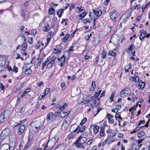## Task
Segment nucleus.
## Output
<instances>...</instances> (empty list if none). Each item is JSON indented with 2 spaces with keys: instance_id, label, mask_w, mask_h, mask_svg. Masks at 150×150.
I'll return each mask as SVG.
<instances>
[{
  "instance_id": "nucleus-1",
  "label": "nucleus",
  "mask_w": 150,
  "mask_h": 150,
  "mask_svg": "<svg viewBox=\"0 0 150 150\" xmlns=\"http://www.w3.org/2000/svg\"><path fill=\"white\" fill-rule=\"evenodd\" d=\"M31 125L33 126V128H35L36 130L38 131L41 129V127L43 126V123L41 120L39 119V120L35 121L32 122Z\"/></svg>"
},
{
  "instance_id": "nucleus-2",
  "label": "nucleus",
  "mask_w": 150,
  "mask_h": 150,
  "mask_svg": "<svg viewBox=\"0 0 150 150\" xmlns=\"http://www.w3.org/2000/svg\"><path fill=\"white\" fill-rule=\"evenodd\" d=\"M139 33L140 34L139 38L140 40L142 41L146 38V35L147 34V32L144 30V29L140 30Z\"/></svg>"
},
{
  "instance_id": "nucleus-3",
  "label": "nucleus",
  "mask_w": 150,
  "mask_h": 150,
  "mask_svg": "<svg viewBox=\"0 0 150 150\" xmlns=\"http://www.w3.org/2000/svg\"><path fill=\"white\" fill-rule=\"evenodd\" d=\"M110 18L113 21H116V18L117 17V13L115 10H113L110 13Z\"/></svg>"
},
{
  "instance_id": "nucleus-4",
  "label": "nucleus",
  "mask_w": 150,
  "mask_h": 150,
  "mask_svg": "<svg viewBox=\"0 0 150 150\" xmlns=\"http://www.w3.org/2000/svg\"><path fill=\"white\" fill-rule=\"evenodd\" d=\"M85 127L84 126H78L74 130L73 132H76L77 134L79 132L81 133L84 130Z\"/></svg>"
},
{
  "instance_id": "nucleus-5",
  "label": "nucleus",
  "mask_w": 150,
  "mask_h": 150,
  "mask_svg": "<svg viewBox=\"0 0 150 150\" xmlns=\"http://www.w3.org/2000/svg\"><path fill=\"white\" fill-rule=\"evenodd\" d=\"M13 147L11 146L8 144H3L1 148V150H13Z\"/></svg>"
},
{
  "instance_id": "nucleus-6",
  "label": "nucleus",
  "mask_w": 150,
  "mask_h": 150,
  "mask_svg": "<svg viewBox=\"0 0 150 150\" xmlns=\"http://www.w3.org/2000/svg\"><path fill=\"white\" fill-rule=\"evenodd\" d=\"M59 140L58 137L56 136L52 138V139L49 140V143L51 144L52 143V145H55V144L58 142Z\"/></svg>"
},
{
  "instance_id": "nucleus-7",
  "label": "nucleus",
  "mask_w": 150,
  "mask_h": 150,
  "mask_svg": "<svg viewBox=\"0 0 150 150\" xmlns=\"http://www.w3.org/2000/svg\"><path fill=\"white\" fill-rule=\"evenodd\" d=\"M18 134L19 135L22 134L24 132V131L25 128V125L23 124L18 127Z\"/></svg>"
},
{
  "instance_id": "nucleus-8",
  "label": "nucleus",
  "mask_w": 150,
  "mask_h": 150,
  "mask_svg": "<svg viewBox=\"0 0 150 150\" xmlns=\"http://www.w3.org/2000/svg\"><path fill=\"white\" fill-rule=\"evenodd\" d=\"M23 72H25L26 74H31L32 73V70L30 69V67L29 68H27V67H23L22 69Z\"/></svg>"
},
{
  "instance_id": "nucleus-9",
  "label": "nucleus",
  "mask_w": 150,
  "mask_h": 150,
  "mask_svg": "<svg viewBox=\"0 0 150 150\" xmlns=\"http://www.w3.org/2000/svg\"><path fill=\"white\" fill-rule=\"evenodd\" d=\"M55 59V57H52L51 59V61L49 62L47 66L48 69L52 67L53 65Z\"/></svg>"
},
{
  "instance_id": "nucleus-10",
  "label": "nucleus",
  "mask_w": 150,
  "mask_h": 150,
  "mask_svg": "<svg viewBox=\"0 0 150 150\" xmlns=\"http://www.w3.org/2000/svg\"><path fill=\"white\" fill-rule=\"evenodd\" d=\"M77 143L80 142L83 144L85 143L86 141V139L85 137H82V136H80L77 139Z\"/></svg>"
},
{
  "instance_id": "nucleus-11",
  "label": "nucleus",
  "mask_w": 150,
  "mask_h": 150,
  "mask_svg": "<svg viewBox=\"0 0 150 150\" xmlns=\"http://www.w3.org/2000/svg\"><path fill=\"white\" fill-rule=\"evenodd\" d=\"M62 50L61 46L59 45L58 46L56 47L55 48H54V52L55 54H58Z\"/></svg>"
},
{
  "instance_id": "nucleus-12",
  "label": "nucleus",
  "mask_w": 150,
  "mask_h": 150,
  "mask_svg": "<svg viewBox=\"0 0 150 150\" xmlns=\"http://www.w3.org/2000/svg\"><path fill=\"white\" fill-rule=\"evenodd\" d=\"M54 115V113L53 112H50L47 115L46 118L47 121L52 120L53 118Z\"/></svg>"
},
{
  "instance_id": "nucleus-13",
  "label": "nucleus",
  "mask_w": 150,
  "mask_h": 150,
  "mask_svg": "<svg viewBox=\"0 0 150 150\" xmlns=\"http://www.w3.org/2000/svg\"><path fill=\"white\" fill-rule=\"evenodd\" d=\"M72 119L70 117V116H67L66 117L64 121V123H65L69 124L72 121Z\"/></svg>"
},
{
  "instance_id": "nucleus-14",
  "label": "nucleus",
  "mask_w": 150,
  "mask_h": 150,
  "mask_svg": "<svg viewBox=\"0 0 150 150\" xmlns=\"http://www.w3.org/2000/svg\"><path fill=\"white\" fill-rule=\"evenodd\" d=\"M50 28V26L48 23L45 24L44 27L42 28V30L44 32H47Z\"/></svg>"
},
{
  "instance_id": "nucleus-15",
  "label": "nucleus",
  "mask_w": 150,
  "mask_h": 150,
  "mask_svg": "<svg viewBox=\"0 0 150 150\" xmlns=\"http://www.w3.org/2000/svg\"><path fill=\"white\" fill-rule=\"evenodd\" d=\"M93 12L94 13V15L97 17H100L102 14V12L101 11H96L95 9L93 10Z\"/></svg>"
},
{
  "instance_id": "nucleus-16",
  "label": "nucleus",
  "mask_w": 150,
  "mask_h": 150,
  "mask_svg": "<svg viewBox=\"0 0 150 150\" xmlns=\"http://www.w3.org/2000/svg\"><path fill=\"white\" fill-rule=\"evenodd\" d=\"M5 112H3L0 115V124L5 121Z\"/></svg>"
},
{
  "instance_id": "nucleus-17",
  "label": "nucleus",
  "mask_w": 150,
  "mask_h": 150,
  "mask_svg": "<svg viewBox=\"0 0 150 150\" xmlns=\"http://www.w3.org/2000/svg\"><path fill=\"white\" fill-rule=\"evenodd\" d=\"M65 146L64 144H62L58 146L55 150H64Z\"/></svg>"
},
{
  "instance_id": "nucleus-18",
  "label": "nucleus",
  "mask_w": 150,
  "mask_h": 150,
  "mask_svg": "<svg viewBox=\"0 0 150 150\" xmlns=\"http://www.w3.org/2000/svg\"><path fill=\"white\" fill-rule=\"evenodd\" d=\"M99 127L97 125H94L93 127V133L94 134H96L98 132Z\"/></svg>"
},
{
  "instance_id": "nucleus-19",
  "label": "nucleus",
  "mask_w": 150,
  "mask_h": 150,
  "mask_svg": "<svg viewBox=\"0 0 150 150\" xmlns=\"http://www.w3.org/2000/svg\"><path fill=\"white\" fill-rule=\"evenodd\" d=\"M50 57H48L44 61V62L42 64V67L41 68V69L42 70H43L45 66L46 63L49 61V60L50 59Z\"/></svg>"
},
{
  "instance_id": "nucleus-20",
  "label": "nucleus",
  "mask_w": 150,
  "mask_h": 150,
  "mask_svg": "<svg viewBox=\"0 0 150 150\" xmlns=\"http://www.w3.org/2000/svg\"><path fill=\"white\" fill-rule=\"evenodd\" d=\"M87 12H85L80 14L79 16L80 18L78 19V21H79L80 20H81L82 18H84L87 14Z\"/></svg>"
},
{
  "instance_id": "nucleus-21",
  "label": "nucleus",
  "mask_w": 150,
  "mask_h": 150,
  "mask_svg": "<svg viewBox=\"0 0 150 150\" xmlns=\"http://www.w3.org/2000/svg\"><path fill=\"white\" fill-rule=\"evenodd\" d=\"M96 83L94 81L92 82L91 88L90 89V91H93L95 90L96 87Z\"/></svg>"
},
{
  "instance_id": "nucleus-22",
  "label": "nucleus",
  "mask_w": 150,
  "mask_h": 150,
  "mask_svg": "<svg viewBox=\"0 0 150 150\" xmlns=\"http://www.w3.org/2000/svg\"><path fill=\"white\" fill-rule=\"evenodd\" d=\"M145 86V83L144 82L140 81L139 83L138 86L139 87V88L142 89L144 88Z\"/></svg>"
},
{
  "instance_id": "nucleus-23",
  "label": "nucleus",
  "mask_w": 150,
  "mask_h": 150,
  "mask_svg": "<svg viewBox=\"0 0 150 150\" xmlns=\"http://www.w3.org/2000/svg\"><path fill=\"white\" fill-rule=\"evenodd\" d=\"M100 137H102L103 136L104 134V127L101 126L100 127Z\"/></svg>"
},
{
  "instance_id": "nucleus-24",
  "label": "nucleus",
  "mask_w": 150,
  "mask_h": 150,
  "mask_svg": "<svg viewBox=\"0 0 150 150\" xmlns=\"http://www.w3.org/2000/svg\"><path fill=\"white\" fill-rule=\"evenodd\" d=\"M75 144H76V146L79 148H83L84 149L85 147H83L82 144L80 142L77 143V140Z\"/></svg>"
},
{
  "instance_id": "nucleus-25",
  "label": "nucleus",
  "mask_w": 150,
  "mask_h": 150,
  "mask_svg": "<svg viewBox=\"0 0 150 150\" xmlns=\"http://www.w3.org/2000/svg\"><path fill=\"white\" fill-rule=\"evenodd\" d=\"M64 9H60L57 11V15L58 16V17L60 18L61 17L62 14L63 13Z\"/></svg>"
},
{
  "instance_id": "nucleus-26",
  "label": "nucleus",
  "mask_w": 150,
  "mask_h": 150,
  "mask_svg": "<svg viewBox=\"0 0 150 150\" xmlns=\"http://www.w3.org/2000/svg\"><path fill=\"white\" fill-rule=\"evenodd\" d=\"M116 91H114L112 93L111 96L110 98L109 102L111 103L113 101V98L114 97L115 94V93Z\"/></svg>"
},
{
  "instance_id": "nucleus-27",
  "label": "nucleus",
  "mask_w": 150,
  "mask_h": 150,
  "mask_svg": "<svg viewBox=\"0 0 150 150\" xmlns=\"http://www.w3.org/2000/svg\"><path fill=\"white\" fill-rule=\"evenodd\" d=\"M66 56L64 55H63L60 58H57L58 61H60L63 62H64L65 61Z\"/></svg>"
},
{
  "instance_id": "nucleus-28",
  "label": "nucleus",
  "mask_w": 150,
  "mask_h": 150,
  "mask_svg": "<svg viewBox=\"0 0 150 150\" xmlns=\"http://www.w3.org/2000/svg\"><path fill=\"white\" fill-rule=\"evenodd\" d=\"M132 79V81L135 82H137L139 81V79L138 76H135L131 78Z\"/></svg>"
},
{
  "instance_id": "nucleus-29",
  "label": "nucleus",
  "mask_w": 150,
  "mask_h": 150,
  "mask_svg": "<svg viewBox=\"0 0 150 150\" xmlns=\"http://www.w3.org/2000/svg\"><path fill=\"white\" fill-rule=\"evenodd\" d=\"M145 135V132L143 131H141L139 132L137 134V137L138 138H140L144 136Z\"/></svg>"
},
{
  "instance_id": "nucleus-30",
  "label": "nucleus",
  "mask_w": 150,
  "mask_h": 150,
  "mask_svg": "<svg viewBox=\"0 0 150 150\" xmlns=\"http://www.w3.org/2000/svg\"><path fill=\"white\" fill-rule=\"evenodd\" d=\"M6 62V61L3 60V58L0 59V67H3L5 64Z\"/></svg>"
},
{
  "instance_id": "nucleus-31",
  "label": "nucleus",
  "mask_w": 150,
  "mask_h": 150,
  "mask_svg": "<svg viewBox=\"0 0 150 150\" xmlns=\"http://www.w3.org/2000/svg\"><path fill=\"white\" fill-rule=\"evenodd\" d=\"M108 55L115 57L116 56V53L113 51L110 50L109 52Z\"/></svg>"
},
{
  "instance_id": "nucleus-32",
  "label": "nucleus",
  "mask_w": 150,
  "mask_h": 150,
  "mask_svg": "<svg viewBox=\"0 0 150 150\" xmlns=\"http://www.w3.org/2000/svg\"><path fill=\"white\" fill-rule=\"evenodd\" d=\"M30 89L29 88L27 89L22 93L21 96V97L22 98L23 96H25L26 94L30 92Z\"/></svg>"
},
{
  "instance_id": "nucleus-33",
  "label": "nucleus",
  "mask_w": 150,
  "mask_h": 150,
  "mask_svg": "<svg viewBox=\"0 0 150 150\" xmlns=\"http://www.w3.org/2000/svg\"><path fill=\"white\" fill-rule=\"evenodd\" d=\"M135 45L134 44H132L128 48V50H129L130 52H131L134 49V48H135Z\"/></svg>"
},
{
  "instance_id": "nucleus-34",
  "label": "nucleus",
  "mask_w": 150,
  "mask_h": 150,
  "mask_svg": "<svg viewBox=\"0 0 150 150\" xmlns=\"http://www.w3.org/2000/svg\"><path fill=\"white\" fill-rule=\"evenodd\" d=\"M21 47H22V50L24 51L27 49L28 45L26 43H23Z\"/></svg>"
},
{
  "instance_id": "nucleus-35",
  "label": "nucleus",
  "mask_w": 150,
  "mask_h": 150,
  "mask_svg": "<svg viewBox=\"0 0 150 150\" xmlns=\"http://www.w3.org/2000/svg\"><path fill=\"white\" fill-rule=\"evenodd\" d=\"M20 14L21 16L25 19V13L23 9L21 10Z\"/></svg>"
},
{
  "instance_id": "nucleus-36",
  "label": "nucleus",
  "mask_w": 150,
  "mask_h": 150,
  "mask_svg": "<svg viewBox=\"0 0 150 150\" xmlns=\"http://www.w3.org/2000/svg\"><path fill=\"white\" fill-rule=\"evenodd\" d=\"M54 11V9L52 8H50L48 10V13L50 15L53 14Z\"/></svg>"
},
{
  "instance_id": "nucleus-37",
  "label": "nucleus",
  "mask_w": 150,
  "mask_h": 150,
  "mask_svg": "<svg viewBox=\"0 0 150 150\" xmlns=\"http://www.w3.org/2000/svg\"><path fill=\"white\" fill-rule=\"evenodd\" d=\"M60 115L61 117H64L67 115V114L66 112H64V111H61L60 112Z\"/></svg>"
},
{
  "instance_id": "nucleus-38",
  "label": "nucleus",
  "mask_w": 150,
  "mask_h": 150,
  "mask_svg": "<svg viewBox=\"0 0 150 150\" xmlns=\"http://www.w3.org/2000/svg\"><path fill=\"white\" fill-rule=\"evenodd\" d=\"M120 110L119 108H116L114 109H112L111 111L112 112H114L115 113H117L118 112V111Z\"/></svg>"
},
{
  "instance_id": "nucleus-39",
  "label": "nucleus",
  "mask_w": 150,
  "mask_h": 150,
  "mask_svg": "<svg viewBox=\"0 0 150 150\" xmlns=\"http://www.w3.org/2000/svg\"><path fill=\"white\" fill-rule=\"evenodd\" d=\"M83 23L84 24L86 23H91V21L88 18H86L85 19L83 20Z\"/></svg>"
},
{
  "instance_id": "nucleus-40",
  "label": "nucleus",
  "mask_w": 150,
  "mask_h": 150,
  "mask_svg": "<svg viewBox=\"0 0 150 150\" xmlns=\"http://www.w3.org/2000/svg\"><path fill=\"white\" fill-rule=\"evenodd\" d=\"M106 56L105 51L104 50H103L101 53V57L103 59L105 58Z\"/></svg>"
},
{
  "instance_id": "nucleus-41",
  "label": "nucleus",
  "mask_w": 150,
  "mask_h": 150,
  "mask_svg": "<svg viewBox=\"0 0 150 150\" xmlns=\"http://www.w3.org/2000/svg\"><path fill=\"white\" fill-rule=\"evenodd\" d=\"M70 35L69 34H66L63 39V41L65 42L67 40L68 38L69 37Z\"/></svg>"
},
{
  "instance_id": "nucleus-42",
  "label": "nucleus",
  "mask_w": 150,
  "mask_h": 150,
  "mask_svg": "<svg viewBox=\"0 0 150 150\" xmlns=\"http://www.w3.org/2000/svg\"><path fill=\"white\" fill-rule=\"evenodd\" d=\"M28 42L30 43V45H31L33 42V38L29 37L28 38Z\"/></svg>"
},
{
  "instance_id": "nucleus-43",
  "label": "nucleus",
  "mask_w": 150,
  "mask_h": 150,
  "mask_svg": "<svg viewBox=\"0 0 150 150\" xmlns=\"http://www.w3.org/2000/svg\"><path fill=\"white\" fill-rule=\"evenodd\" d=\"M126 94L125 91L123 90L120 93V96L121 97H123L125 96V94Z\"/></svg>"
},
{
  "instance_id": "nucleus-44",
  "label": "nucleus",
  "mask_w": 150,
  "mask_h": 150,
  "mask_svg": "<svg viewBox=\"0 0 150 150\" xmlns=\"http://www.w3.org/2000/svg\"><path fill=\"white\" fill-rule=\"evenodd\" d=\"M100 102V99L97 98V100L95 99L94 100V104L96 105H98Z\"/></svg>"
},
{
  "instance_id": "nucleus-45",
  "label": "nucleus",
  "mask_w": 150,
  "mask_h": 150,
  "mask_svg": "<svg viewBox=\"0 0 150 150\" xmlns=\"http://www.w3.org/2000/svg\"><path fill=\"white\" fill-rule=\"evenodd\" d=\"M67 105V103H65V104L63 105H62V106H61L60 110H61V111H62L64 109L66 108Z\"/></svg>"
},
{
  "instance_id": "nucleus-46",
  "label": "nucleus",
  "mask_w": 150,
  "mask_h": 150,
  "mask_svg": "<svg viewBox=\"0 0 150 150\" xmlns=\"http://www.w3.org/2000/svg\"><path fill=\"white\" fill-rule=\"evenodd\" d=\"M78 127L77 125L76 124H74L72 125L71 126V128H70V130H72V132L74 131L73 129H74L75 128H76Z\"/></svg>"
},
{
  "instance_id": "nucleus-47",
  "label": "nucleus",
  "mask_w": 150,
  "mask_h": 150,
  "mask_svg": "<svg viewBox=\"0 0 150 150\" xmlns=\"http://www.w3.org/2000/svg\"><path fill=\"white\" fill-rule=\"evenodd\" d=\"M76 8L79 11V13L84 10V8L82 7H77Z\"/></svg>"
},
{
  "instance_id": "nucleus-48",
  "label": "nucleus",
  "mask_w": 150,
  "mask_h": 150,
  "mask_svg": "<svg viewBox=\"0 0 150 150\" xmlns=\"http://www.w3.org/2000/svg\"><path fill=\"white\" fill-rule=\"evenodd\" d=\"M48 144H49L48 143H47L45 145L43 150H50L51 149H50V147H48Z\"/></svg>"
},
{
  "instance_id": "nucleus-49",
  "label": "nucleus",
  "mask_w": 150,
  "mask_h": 150,
  "mask_svg": "<svg viewBox=\"0 0 150 150\" xmlns=\"http://www.w3.org/2000/svg\"><path fill=\"white\" fill-rule=\"evenodd\" d=\"M5 88L4 85L0 82V89H1L2 91H3L4 89Z\"/></svg>"
},
{
  "instance_id": "nucleus-50",
  "label": "nucleus",
  "mask_w": 150,
  "mask_h": 150,
  "mask_svg": "<svg viewBox=\"0 0 150 150\" xmlns=\"http://www.w3.org/2000/svg\"><path fill=\"white\" fill-rule=\"evenodd\" d=\"M99 57L98 56H97L95 59V61L94 62V64H95L97 63L98 60H99Z\"/></svg>"
},
{
  "instance_id": "nucleus-51",
  "label": "nucleus",
  "mask_w": 150,
  "mask_h": 150,
  "mask_svg": "<svg viewBox=\"0 0 150 150\" xmlns=\"http://www.w3.org/2000/svg\"><path fill=\"white\" fill-rule=\"evenodd\" d=\"M145 123V121L144 120H140L138 124V126H140L142 124H144Z\"/></svg>"
},
{
  "instance_id": "nucleus-52",
  "label": "nucleus",
  "mask_w": 150,
  "mask_h": 150,
  "mask_svg": "<svg viewBox=\"0 0 150 150\" xmlns=\"http://www.w3.org/2000/svg\"><path fill=\"white\" fill-rule=\"evenodd\" d=\"M18 68L14 66L13 67V71L16 73L18 71Z\"/></svg>"
},
{
  "instance_id": "nucleus-53",
  "label": "nucleus",
  "mask_w": 150,
  "mask_h": 150,
  "mask_svg": "<svg viewBox=\"0 0 150 150\" xmlns=\"http://www.w3.org/2000/svg\"><path fill=\"white\" fill-rule=\"evenodd\" d=\"M41 46V43L38 42L36 44V45L35 46V48L36 49H38Z\"/></svg>"
},
{
  "instance_id": "nucleus-54",
  "label": "nucleus",
  "mask_w": 150,
  "mask_h": 150,
  "mask_svg": "<svg viewBox=\"0 0 150 150\" xmlns=\"http://www.w3.org/2000/svg\"><path fill=\"white\" fill-rule=\"evenodd\" d=\"M120 116V113L118 112L116 113L115 114V117L116 120H117L118 118V117Z\"/></svg>"
},
{
  "instance_id": "nucleus-55",
  "label": "nucleus",
  "mask_w": 150,
  "mask_h": 150,
  "mask_svg": "<svg viewBox=\"0 0 150 150\" xmlns=\"http://www.w3.org/2000/svg\"><path fill=\"white\" fill-rule=\"evenodd\" d=\"M65 86V83L64 82H63L62 83H61V86L62 88V90H64V87Z\"/></svg>"
},
{
  "instance_id": "nucleus-56",
  "label": "nucleus",
  "mask_w": 150,
  "mask_h": 150,
  "mask_svg": "<svg viewBox=\"0 0 150 150\" xmlns=\"http://www.w3.org/2000/svg\"><path fill=\"white\" fill-rule=\"evenodd\" d=\"M49 141H48L47 142V143H48L49 144H48V146L49 147H50V149H52V148L53 146L54 145H52V143L51 144H49Z\"/></svg>"
},
{
  "instance_id": "nucleus-57",
  "label": "nucleus",
  "mask_w": 150,
  "mask_h": 150,
  "mask_svg": "<svg viewBox=\"0 0 150 150\" xmlns=\"http://www.w3.org/2000/svg\"><path fill=\"white\" fill-rule=\"evenodd\" d=\"M112 118L113 117H111L108 119V122L110 124H112L113 123L114 120L112 119Z\"/></svg>"
},
{
  "instance_id": "nucleus-58",
  "label": "nucleus",
  "mask_w": 150,
  "mask_h": 150,
  "mask_svg": "<svg viewBox=\"0 0 150 150\" xmlns=\"http://www.w3.org/2000/svg\"><path fill=\"white\" fill-rule=\"evenodd\" d=\"M144 139L142 138L140 139H138L137 140V142H138L139 144H140L141 143H142V141L144 140Z\"/></svg>"
},
{
  "instance_id": "nucleus-59",
  "label": "nucleus",
  "mask_w": 150,
  "mask_h": 150,
  "mask_svg": "<svg viewBox=\"0 0 150 150\" xmlns=\"http://www.w3.org/2000/svg\"><path fill=\"white\" fill-rule=\"evenodd\" d=\"M107 118L108 119H109L111 117H114L113 116L111 115L110 114L108 113L107 114Z\"/></svg>"
},
{
  "instance_id": "nucleus-60",
  "label": "nucleus",
  "mask_w": 150,
  "mask_h": 150,
  "mask_svg": "<svg viewBox=\"0 0 150 150\" xmlns=\"http://www.w3.org/2000/svg\"><path fill=\"white\" fill-rule=\"evenodd\" d=\"M74 136L72 134H69L67 138H68V140H69L70 139H73V138H74Z\"/></svg>"
},
{
  "instance_id": "nucleus-61",
  "label": "nucleus",
  "mask_w": 150,
  "mask_h": 150,
  "mask_svg": "<svg viewBox=\"0 0 150 150\" xmlns=\"http://www.w3.org/2000/svg\"><path fill=\"white\" fill-rule=\"evenodd\" d=\"M61 108V105H57L56 106V109H59L58 110L60 111H61V110H60Z\"/></svg>"
},
{
  "instance_id": "nucleus-62",
  "label": "nucleus",
  "mask_w": 150,
  "mask_h": 150,
  "mask_svg": "<svg viewBox=\"0 0 150 150\" xmlns=\"http://www.w3.org/2000/svg\"><path fill=\"white\" fill-rule=\"evenodd\" d=\"M50 40V38H47V42L45 45V46H46V47L48 45Z\"/></svg>"
},
{
  "instance_id": "nucleus-63",
  "label": "nucleus",
  "mask_w": 150,
  "mask_h": 150,
  "mask_svg": "<svg viewBox=\"0 0 150 150\" xmlns=\"http://www.w3.org/2000/svg\"><path fill=\"white\" fill-rule=\"evenodd\" d=\"M23 124H21V123H17L16 122L15 123V124L14 125V126L15 127H17L18 126L20 125H22Z\"/></svg>"
},
{
  "instance_id": "nucleus-64",
  "label": "nucleus",
  "mask_w": 150,
  "mask_h": 150,
  "mask_svg": "<svg viewBox=\"0 0 150 150\" xmlns=\"http://www.w3.org/2000/svg\"><path fill=\"white\" fill-rule=\"evenodd\" d=\"M45 96V95H40L39 96L38 99H40V100H41Z\"/></svg>"
}]
</instances>
